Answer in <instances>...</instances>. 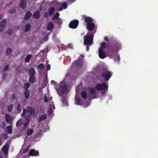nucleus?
Segmentation results:
<instances>
[{"instance_id": "obj_45", "label": "nucleus", "mask_w": 158, "mask_h": 158, "mask_svg": "<svg viewBox=\"0 0 158 158\" xmlns=\"http://www.w3.org/2000/svg\"><path fill=\"white\" fill-rule=\"evenodd\" d=\"M44 66L43 64H41L38 66V68L40 69H42L44 68Z\"/></svg>"}, {"instance_id": "obj_14", "label": "nucleus", "mask_w": 158, "mask_h": 158, "mask_svg": "<svg viewBox=\"0 0 158 158\" xmlns=\"http://www.w3.org/2000/svg\"><path fill=\"white\" fill-rule=\"evenodd\" d=\"M89 94H93L94 95H95V97L93 98H97V92L95 89L93 88H89Z\"/></svg>"}, {"instance_id": "obj_37", "label": "nucleus", "mask_w": 158, "mask_h": 158, "mask_svg": "<svg viewBox=\"0 0 158 158\" xmlns=\"http://www.w3.org/2000/svg\"><path fill=\"white\" fill-rule=\"evenodd\" d=\"M11 52L12 50L11 48H7L6 51V55L8 56L10 55L11 54Z\"/></svg>"}, {"instance_id": "obj_47", "label": "nucleus", "mask_w": 158, "mask_h": 158, "mask_svg": "<svg viewBox=\"0 0 158 158\" xmlns=\"http://www.w3.org/2000/svg\"><path fill=\"white\" fill-rule=\"evenodd\" d=\"M15 95L14 94H13L12 95V97H11V99L12 101H14L15 100Z\"/></svg>"}, {"instance_id": "obj_31", "label": "nucleus", "mask_w": 158, "mask_h": 158, "mask_svg": "<svg viewBox=\"0 0 158 158\" xmlns=\"http://www.w3.org/2000/svg\"><path fill=\"white\" fill-rule=\"evenodd\" d=\"M46 118V114H44L43 115H42L39 118V121H40L42 120H45Z\"/></svg>"}, {"instance_id": "obj_12", "label": "nucleus", "mask_w": 158, "mask_h": 158, "mask_svg": "<svg viewBox=\"0 0 158 158\" xmlns=\"http://www.w3.org/2000/svg\"><path fill=\"white\" fill-rule=\"evenodd\" d=\"M9 148V145L7 143H6V144L2 147V150L5 154L7 153V151Z\"/></svg>"}, {"instance_id": "obj_32", "label": "nucleus", "mask_w": 158, "mask_h": 158, "mask_svg": "<svg viewBox=\"0 0 158 158\" xmlns=\"http://www.w3.org/2000/svg\"><path fill=\"white\" fill-rule=\"evenodd\" d=\"M87 95V93L85 91H83L81 93V96L84 99L86 98Z\"/></svg>"}, {"instance_id": "obj_17", "label": "nucleus", "mask_w": 158, "mask_h": 158, "mask_svg": "<svg viewBox=\"0 0 158 158\" xmlns=\"http://www.w3.org/2000/svg\"><path fill=\"white\" fill-rule=\"evenodd\" d=\"M24 97L27 100L29 99L30 97V91L29 90H25L24 91Z\"/></svg>"}, {"instance_id": "obj_19", "label": "nucleus", "mask_w": 158, "mask_h": 158, "mask_svg": "<svg viewBox=\"0 0 158 158\" xmlns=\"http://www.w3.org/2000/svg\"><path fill=\"white\" fill-rule=\"evenodd\" d=\"M54 27V24L52 22H50L49 23L47 26V30H52Z\"/></svg>"}, {"instance_id": "obj_52", "label": "nucleus", "mask_w": 158, "mask_h": 158, "mask_svg": "<svg viewBox=\"0 0 158 158\" xmlns=\"http://www.w3.org/2000/svg\"><path fill=\"white\" fill-rule=\"evenodd\" d=\"M104 39L106 41H109V38H108V37L107 36H105L104 38Z\"/></svg>"}, {"instance_id": "obj_1", "label": "nucleus", "mask_w": 158, "mask_h": 158, "mask_svg": "<svg viewBox=\"0 0 158 158\" xmlns=\"http://www.w3.org/2000/svg\"><path fill=\"white\" fill-rule=\"evenodd\" d=\"M76 78L71 75L70 73H68L66 75V78L61 82L59 88L57 89L59 95H61L62 93L67 92L69 90V85L65 81L69 79V82L75 80Z\"/></svg>"}, {"instance_id": "obj_23", "label": "nucleus", "mask_w": 158, "mask_h": 158, "mask_svg": "<svg viewBox=\"0 0 158 158\" xmlns=\"http://www.w3.org/2000/svg\"><path fill=\"white\" fill-rule=\"evenodd\" d=\"M31 27V25L30 24V23H28L26 25L25 27V30H24L25 32H27L28 31H29V30H30Z\"/></svg>"}, {"instance_id": "obj_60", "label": "nucleus", "mask_w": 158, "mask_h": 158, "mask_svg": "<svg viewBox=\"0 0 158 158\" xmlns=\"http://www.w3.org/2000/svg\"><path fill=\"white\" fill-rule=\"evenodd\" d=\"M51 106L53 107V109H55V106L54 104L52 105V106Z\"/></svg>"}, {"instance_id": "obj_4", "label": "nucleus", "mask_w": 158, "mask_h": 158, "mask_svg": "<svg viewBox=\"0 0 158 158\" xmlns=\"http://www.w3.org/2000/svg\"><path fill=\"white\" fill-rule=\"evenodd\" d=\"M94 37L93 32L88 33L84 37V44L85 45H91L93 43Z\"/></svg>"}, {"instance_id": "obj_34", "label": "nucleus", "mask_w": 158, "mask_h": 158, "mask_svg": "<svg viewBox=\"0 0 158 158\" xmlns=\"http://www.w3.org/2000/svg\"><path fill=\"white\" fill-rule=\"evenodd\" d=\"M81 102V99L79 97L77 98L76 97L75 98V102L78 105L80 104V103Z\"/></svg>"}, {"instance_id": "obj_38", "label": "nucleus", "mask_w": 158, "mask_h": 158, "mask_svg": "<svg viewBox=\"0 0 158 158\" xmlns=\"http://www.w3.org/2000/svg\"><path fill=\"white\" fill-rule=\"evenodd\" d=\"M30 118V115H27L25 117V119H26V122L27 123H29L30 122V120L29 118Z\"/></svg>"}, {"instance_id": "obj_63", "label": "nucleus", "mask_w": 158, "mask_h": 158, "mask_svg": "<svg viewBox=\"0 0 158 158\" xmlns=\"http://www.w3.org/2000/svg\"><path fill=\"white\" fill-rule=\"evenodd\" d=\"M28 151V150L27 149H25L24 150V152H26L27 151Z\"/></svg>"}, {"instance_id": "obj_28", "label": "nucleus", "mask_w": 158, "mask_h": 158, "mask_svg": "<svg viewBox=\"0 0 158 158\" xmlns=\"http://www.w3.org/2000/svg\"><path fill=\"white\" fill-rule=\"evenodd\" d=\"M32 57V56L31 55H29L27 56L25 59V61L26 62H29L30 61V59Z\"/></svg>"}, {"instance_id": "obj_53", "label": "nucleus", "mask_w": 158, "mask_h": 158, "mask_svg": "<svg viewBox=\"0 0 158 158\" xmlns=\"http://www.w3.org/2000/svg\"><path fill=\"white\" fill-rule=\"evenodd\" d=\"M29 123H27L26 122L24 124H23V125H24V127H26L29 124Z\"/></svg>"}, {"instance_id": "obj_48", "label": "nucleus", "mask_w": 158, "mask_h": 158, "mask_svg": "<svg viewBox=\"0 0 158 158\" xmlns=\"http://www.w3.org/2000/svg\"><path fill=\"white\" fill-rule=\"evenodd\" d=\"M7 75L6 73H3L2 75V79L3 80H4L7 77Z\"/></svg>"}, {"instance_id": "obj_21", "label": "nucleus", "mask_w": 158, "mask_h": 158, "mask_svg": "<svg viewBox=\"0 0 158 158\" xmlns=\"http://www.w3.org/2000/svg\"><path fill=\"white\" fill-rule=\"evenodd\" d=\"M36 77L34 76H30L29 82L31 83H33L35 81Z\"/></svg>"}, {"instance_id": "obj_56", "label": "nucleus", "mask_w": 158, "mask_h": 158, "mask_svg": "<svg viewBox=\"0 0 158 158\" xmlns=\"http://www.w3.org/2000/svg\"><path fill=\"white\" fill-rule=\"evenodd\" d=\"M52 111V109L51 108H50L48 110V112L50 114H51Z\"/></svg>"}, {"instance_id": "obj_16", "label": "nucleus", "mask_w": 158, "mask_h": 158, "mask_svg": "<svg viewBox=\"0 0 158 158\" xmlns=\"http://www.w3.org/2000/svg\"><path fill=\"white\" fill-rule=\"evenodd\" d=\"M20 6L23 9H24L26 7V2L25 0H21L19 4Z\"/></svg>"}, {"instance_id": "obj_51", "label": "nucleus", "mask_w": 158, "mask_h": 158, "mask_svg": "<svg viewBox=\"0 0 158 158\" xmlns=\"http://www.w3.org/2000/svg\"><path fill=\"white\" fill-rule=\"evenodd\" d=\"M51 83L52 84H53L54 85H56L57 84L56 82L53 80L51 81Z\"/></svg>"}, {"instance_id": "obj_27", "label": "nucleus", "mask_w": 158, "mask_h": 158, "mask_svg": "<svg viewBox=\"0 0 158 158\" xmlns=\"http://www.w3.org/2000/svg\"><path fill=\"white\" fill-rule=\"evenodd\" d=\"M13 107V105L12 104L8 105L7 106V110L9 112H12Z\"/></svg>"}, {"instance_id": "obj_46", "label": "nucleus", "mask_w": 158, "mask_h": 158, "mask_svg": "<svg viewBox=\"0 0 158 158\" xmlns=\"http://www.w3.org/2000/svg\"><path fill=\"white\" fill-rule=\"evenodd\" d=\"M9 65L8 64L6 65V66L4 69L3 70V71L6 72V71H7L9 69Z\"/></svg>"}, {"instance_id": "obj_33", "label": "nucleus", "mask_w": 158, "mask_h": 158, "mask_svg": "<svg viewBox=\"0 0 158 158\" xmlns=\"http://www.w3.org/2000/svg\"><path fill=\"white\" fill-rule=\"evenodd\" d=\"M106 47V44L105 42H103L101 44V47L99 48V50H104V48Z\"/></svg>"}, {"instance_id": "obj_59", "label": "nucleus", "mask_w": 158, "mask_h": 158, "mask_svg": "<svg viewBox=\"0 0 158 158\" xmlns=\"http://www.w3.org/2000/svg\"><path fill=\"white\" fill-rule=\"evenodd\" d=\"M69 1L70 2H71V3H72L73 2L75 1L76 0H69Z\"/></svg>"}, {"instance_id": "obj_26", "label": "nucleus", "mask_w": 158, "mask_h": 158, "mask_svg": "<svg viewBox=\"0 0 158 158\" xmlns=\"http://www.w3.org/2000/svg\"><path fill=\"white\" fill-rule=\"evenodd\" d=\"M55 11V9L52 7L48 9V14L50 16H52Z\"/></svg>"}, {"instance_id": "obj_49", "label": "nucleus", "mask_w": 158, "mask_h": 158, "mask_svg": "<svg viewBox=\"0 0 158 158\" xmlns=\"http://www.w3.org/2000/svg\"><path fill=\"white\" fill-rule=\"evenodd\" d=\"M44 102L45 103H47L48 102V98L47 96L46 95H45L44 97Z\"/></svg>"}, {"instance_id": "obj_61", "label": "nucleus", "mask_w": 158, "mask_h": 158, "mask_svg": "<svg viewBox=\"0 0 158 158\" xmlns=\"http://www.w3.org/2000/svg\"><path fill=\"white\" fill-rule=\"evenodd\" d=\"M1 145H2L1 139V137H0V146Z\"/></svg>"}, {"instance_id": "obj_39", "label": "nucleus", "mask_w": 158, "mask_h": 158, "mask_svg": "<svg viewBox=\"0 0 158 158\" xmlns=\"http://www.w3.org/2000/svg\"><path fill=\"white\" fill-rule=\"evenodd\" d=\"M56 22L58 24H60L62 23V21L60 18H59L56 19Z\"/></svg>"}, {"instance_id": "obj_50", "label": "nucleus", "mask_w": 158, "mask_h": 158, "mask_svg": "<svg viewBox=\"0 0 158 158\" xmlns=\"http://www.w3.org/2000/svg\"><path fill=\"white\" fill-rule=\"evenodd\" d=\"M15 9L14 8H13L12 10H10L9 11V13L12 14L15 11Z\"/></svg>"}, {"instance_id": "obj_15", "label": "nucleus", "mask_w": 158, "mask_h": 158, "mask_svg": "<svg viewBox=\"0 0 158 158\" xmlns=\"http://www.w3.org/2000/svg\"><path fill=\"white\" fill-rule=\"evenodd\" d=\"M5 120L8 123H12V118L9 114H6L5 115Z\"/></svg>"}, {"instance_id": "obj_2", "label": "nucleus", "mask_w": 158, "mask_h": 158, "mask_svg": "<svg viewBox=\"0 0 158 158\" xmlns=\"http://www.w3.org/2000/svg\"><path fill=\"white\" fill-rule=\"evenodd\" d=\"M107 47L108 49V53L111 57L114 56L115 52L119 50L121 48V44L118 42H116L113 43V45H107Z\"/></svg>"}, {"instance_id": "obj_40", "label": "nucleus", "mask_w": 158, "mask_h": 158, "mask_svg": "<svg viewBox=\"0 0 158 158\" xmlns=\"http://www.w3.org/2000/svg\"><path fill=\"white\" fill-rule=\"evenodd\" d=\"M22 124V122L20 120L18 121L16 124V126L17 127H19Z\"/></svg>"}, {"instance_id": "obj_54", "label": "nucleus", "mask_w": 158, "mask_h": 158, "mask_svg": "<svg viewBox=\"0 0 158 158\" xmlns=\"http://www.w3.org/2000/svg\"><path fill=\"white\" fill-rule=\"evenodd\" d=\"M50 69V65L49 64H48L47 66V70H49Z\"/></svg>"}, {"instance_id": "obj_64", "label": "nucleus", "mask_w": 158, "mask_h": 158, "mask_svg": "<svg viewBox=\"0 0 158 158\" xmlns=\"http://www.w3.org/2000/svg\"><path fill=\"white\" fill-rule=\"evenodd\" d=\"M2 29H0V32H2Z\"/></svg>"}, {"instance_id": "obj_8", "label": "nucleus", "mask_w": 158, "mask_h": 158, "mask_svg": "<svg viewBox=\"0 0 158 158\" xmlns=\"http://www.w3.org/2000/svg\"><path fill=\"white\" fill-rule=\"evenodd\" d=\"M79 23V22L78 20H73L70 22L69 24V27L73 29H76L78 27Z\"/></svg>"}, {"instance_id": "obj_62", "label": "nucleus", "mask_w": 158, "mask_h": 158, "mask_svg": "<svg viewBox=\"0 0 158 158\" xmlns=\"http://www.w3.org/2000/svg\"><path fill=\"white\" fill-rule=\"evenodd\" d=\"M81 57L82 58H84V56L82 55H81Z\"/></svg>"}, {"instance_id": "obj_58", "label": "nucleus", "mask_w": 158, "mask_h": 158, "mask_svg": "<svg viewBox=\"0 0 158 158\" xmlns=\"http://www.w3.org/2000/svg\"><path fill=\"white\" fill-rule=\"evenodd\" d=\"M89 47L88 46H86V50L87 51H88L89 50Z\"/></svg>"}, {"instance_id": "obj_18", "label": "nucleus", "mask_w": 158, "mask_h": 158, "mask_svg": "<svg viewBox=\"0 0 158 158\" xmlns=\"http://www.w3.org/2000/svg\"><path fill=\"white\" fill-rule=\"evenodd\" d=\"M32 13L30 11H28L25 14L24 16V19L27 20L29 19L30 17L32 15Z\"/></svg>"}, {"instance_id": "obj_43", "label": "nucleus", "mask_w": 158, "mask_h": 158, "mask_svg": "<svg viewBox=\"0 0 158 158\" xmlns=\"http://www.w3.org/2000/svg\"><path fill=\"white\" fill-rule=\"evenodd\" d=\"M116 57L115 58V60H117V61H119L120 60V57L118 55V53H116Z\"/></svg>"}, {"instance_id": "obj_29", "label": "nucleus", "mask_w": 158, "mask_h": 158, "mask_svg": "<svg viewBox=\"0 0 158 158\" xmlns=\"http://www.w3.org/2000/svg\"><path fill=\"white\" fill-rule=\"evenodd\" d=\"M59 15L60 14L58 13H56L52 17V20H55L59 18Z\"/></svg>"}, {"instance_id": "obj_35", "label": "nucleus", "mask_w": 158, "mask_h": 158, "mask_svg": "<svg viewBox=\"0 0 158 158\" xmlns=\"http://www.w3.org/2000/svg\"><path fill=\"white\" fill-rule=\"evenodd\" d=\"M33 132V129H28L27 132V135L28 136H30L32 134Z\"/></svg>"}, {"instance_id": "obj_7", "label": "nucleus", "mask_w": 158, "mask_h": 158, "mask_svg": "<svg viewBox=\"0 0 158 158\" xmlns=\"http://www.w3.org/2000/svg\"><path fill=\"white\" fill-rule=\"evenodd\" d=\"M108 87L106 84L105 83L103 82L102 84L98 83L96 84L95 88L97 91L102 90L103 89H106L108 88Z\"/></svg>"}, {"instance_id": "obj_55", "label": "nucleus", "mask_w": 158, "mask_h": 158, "mask_svg": "<svg viewBox=\"0 0 158 158\" xmlns=\"http://www.w3.org/2000/svg\"><path fill=\"white\" fill-rule=\"evenodd\" d=\"M2 126L3 127H6V124L4 122H2Z\"/></svg>"}, {"instance_id": "obj_10", "label": "nucleus", "mask_w": 158, "mask_h": 158, "mask_svg": "<svg viewBox=\"0 0 158 158\" xmlns=\"http://www.w3.org/2000/svg\"><path fill=\"white\" fill-rule=\"evenodd\" d=\"M28 154L31 156H36L39 155V152L35 151V149H32L28 152Z\"/></svg>"}, {"instance_id": "obj_20", "label": "nucleus", "mask_w": 158, "mask_h": 158, "mask_svg": "<svg viewBox=\"0 0 158 158\" xmlns=\"http://www.w3.org/2000/svg\"><path fill=\"white\" fill-rule=\"evenodd\" d=\"M29 74L30 76H34L36 74V72L35 69L32 68H31L29 71Z\"/></svg>"}, {"instance_id": "obj_5", "label": "nucleus", "mask_w": 158, "mask_h": 158, "mask_svg": "<svg viewBox=\"0 0 158 158\" xmlns=\"http://www.w3.org/2000/svg\"><path fill=\"white\" fill-rule=\"evenodd\" d=\"M101 77L106 81L109 80L112 75V73L105 69H103L101 73Z\"/></svg>"}, {"instance_id": "obj_25", "label": "nucleus", "mask_w": 158, "mask_h": 158, "mask_svg": "<svg viewBox=\"0 0 158 158\" xmlns=\"http://www.w3.org/2000/svg\"><path fill=\"white\" fill-rule=\"evenodd\" d=\"M6 20H3L0 22V27L3 28L6 24Z\"/></svg>"}, {"instance_id": "obj_42", "label": "nucleus", "mask_w": 158, "mask_h": 158, "mask_svg": "<svg viewBox=\"0 0 158 158\" xmlns=\"http://www.w3.org/2000/svg\"><path fill=\"white\" fill-rule=\"evenodd\" d=\"M13 32V30L11 29H8L6 32L7 34H8L10 35H12Z\"/></svg>"}, {"instance_id": "obj_41", "label": "nucleus", "mask_w": 158, "mask_h": 158, "mask_svg": "<svg viewBox=\"0 0 158 158\" xmlns=\"http://www.w3.org/2000/svg\"><path fill=\"white\" fill-rule=\"evenodd\" d=\"M48 82V81L47 77H45L44 79V84L45 85H46Z\"/></svg>"}, {"instance_id": "obj_57", "label": "nucleus", "mask_w": 158, "mask_h": 158, "mask_svg": "<svg viewBox=\"0 0 158 158\" xmlns=\"http://www.w3.org/2000/svg\"><path fill=\"white\" fill-rule=\"evenodd\" d=\"M44 17L45 18H47L48 17V14L47 13H45L44 15Z\"/></svg>"}, {"instance_id": "obj_36", "label": "nucleus", "mask_w": 158, "mask_h": 158, "mask_svg": "<svg viewBox=\"0 0 158 158\" xmlns=\"http://www.w3.org/2000/svg\"><path fill=\"white\" fill-rule=\"evenodd\" d=\"M30 86V84L28 82H27L24 85V89L25 90H29L28 89Z\"/></svg>"}, {"instance_id": "obj_30", "label": "nucleus", "mask_w": 158, "mask_h": 158, "mask_svg": "<svg viewBox=\"0 0 158 158\" xmlns=\"http://www.w3.org/2000/svg\"><path fill=\"white\" fill-rule=\"evenodd\" d=\"M67 4L65 2L63 3L61 5V7L59 9L60 11H61L63 8L66 9L67 7Z\"/></svg>"}, {"instance_id": "obj_9", "label": "nucleus", "mask_w": 158, "mask_h": 158, "mask_svg": "<svg viewBox=\"0 0 158 158\" xmlns=\"http://www.w3.org/2000/svg\"><path fill=\"white\" fill-rule=\"evenodd\" d=\"M73 65L75 67L79 68L81 67L82 65V62L80 60H75L73 63Z\"/></svg>"}, {"instance_id": "obj_44", "label": "nucleus", "mask_w": 158, "mask_h": 158, "mask_svg": "<svg viewBox=\"0 0 158 158\" xmlns=\"http://www.w3.org/2000/svg\"><path fill=\"white\" fill-rule=\"evenodd\" d=\"M108 89V88H107L106 89H102V91H101V94L103 95H105L106 93V92L107 91Z\"/></svg>"}, {"instance_id": "obj_11", "label": "nucleus", "mask_w": 158, "mask_h": 158, "mask_svg": "<svg viewBox=\"0 0 158 158\" xmlns=\"http://www.w3.org/2000/svg\"><path fill=\"white\" fill-rule=\"evenodd\" d=\"M59 95L62 98V102L63 106H68V104L66 96L63 95L62 94Z\"/></svg>"}, {"instance_id": "obj_24", "label": "nucleus", "mask_w": 158, "mask_h": 158, "mask_svg": "<svg viewBox=\"0 0 158 158\" xmlns=\"http://www.w3.org/2000/svg\"><path fill=\"white\" fill-rule=\"evenodd\" d=\"M7 132L9 134H11L12 133V128L10 126H8L6 127Z\"/></svg>"}, {"instance_id": "obj_13", "label": "nucleus", "mask_w": 158, "mask_h": 158, "mask_svg": "<svg viewBox=\"0 0 158 158\" xmlns=\"http://www.w3.org/2000/svg\"><path fill=\"white\" fill-rule=\"evenodd\" d=\"M104 51V50H99V56L100 58L102 59H103L106 57L105 53Z\"/></svg>"}, {"instance_id": "obj_3", "label": "nucleus", "mask_w": 158, "mask_h": 158, "mask_svg": "<svg viewBox=\"0 0 158 158\" xmlns=\"http://www.w3.org/2000/svg\"><path fill=\"white\" fill-rule=\"evenodd\" d=\"M83 17L84 22L86 23V28L87 30L89 31H93L95 27L94 19L90 17L86 16L85 15L83 16Z\"/></svg>"}, {"instance_id": "obj_22", "label": "nucleus", "mask_w": 158, "mask_h": 158, "mask_svg": "<svg viewBox=\"0 0 158 158\" xmlns=\"http://www.w3.org/2000/svg\"><path fill=\"white\" fill-rule=\"evenodd\" d=\"M40 13L39 10L36 11L33 15V17L35 19H38L40 18Z\"/></svg>"}, {"instance_id": "obj_6", "label": "nucleus", "mask_w": 158, "mask_h": 158, "mask_svg": "<svg viewBox=\"0 0 158 158\" xmlns=\"http://www.w3.org/2000/svg\"><path fill=\"white\" fill-rule=\"evenodd\" d=\"M35 110L34 108L31 107H27L26 109L24 108L22 113V116L24 117L25 115V112L29 113L31 116H33L35 115Z\"/></svg>"}]
</instances>
